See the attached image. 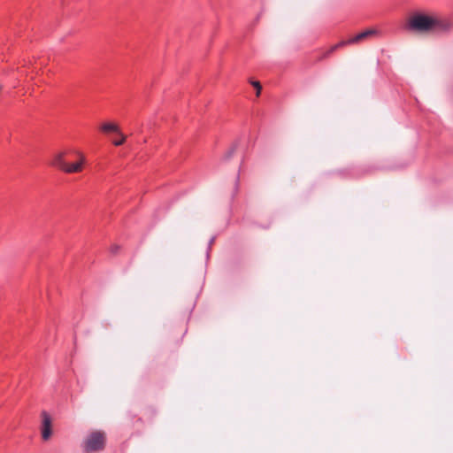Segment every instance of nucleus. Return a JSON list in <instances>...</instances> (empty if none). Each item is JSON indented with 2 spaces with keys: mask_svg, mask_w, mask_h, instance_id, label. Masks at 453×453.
<instances>
[{
  "mask_svg": "<svg viewBox=\"0 0 453 453\" xmlns=\"http://www.w3.org/2000/svg\"><path fill=\"white\" fill-rule=\"evenodd\" d=\"M407 27L414 32L430 33L433 31H447L451 24L435 15L415 13L407 21Z\"/></svg>",
  "mask_w": 453,
  "mask_h": 453,
  "instance_id": "f257e3e1",
  "label": "nucleus"
},
{
  "mask_svg": "<svg viewBox=\"0 0 453 453\" xmlns=\"http://www.w3.org/2000/svg\"><path fill=\"white\" fill-rule=\"evenodd\" d=\"M77 154L79 156V159L73 164H68L65 160V152H58L53 157L51 165L65 173H80L83 169L85 157L81 152H78Z\"/></svg>",
  "mask_w": 453,
  "mask_h": 453,
  "instance_id": "f03ea898",
  "label": "nucleus"
},
{
  "mask_svg": "<svg viewBox=\"0 0 453 453\" xmlns=\"http://www.w3.org/2000/svg\"><path fill=\"white\" fill-rule=\"evenodd\" d=\"M105 434L103 431L90 433L84 441V450L87 453L102 450L105 445Z\"/></svg>",
  "mask_w": 453,
  "mask_h": 453,
  "instance_id": "7ed1b4c3",
  "label": "nucleus"
},
{
  "mask_svg": "<svg viewBox=\"0 0 453 453\" xmlns=\"http://www.w3.org/2000/svg\"><path fill=\"white\" fill-rule=\"evenodd\" d=\"M375 34H376V31L373 29H369V30L364 31V32L359 33L358 35H355L354 37L350 38L348 41H342V42H339L338 44L334 45V47H332L330 51L332 52V51L335 50L337 48L347 45V44L358 43Z\"/></svg>",
  "mask_w": 453,
  "mask_h": 453,
  "instance_id": "20e7f679",
  "label": "nucleus"
},
{
  "mask_svg": "<svg viewBox=\"0 0 453 453\" xmlns=\"http://www.w3.org/2000/svg\"><path fill=\"white\" fill-rule=\"evenodd\" d=\"M42 438L44 441H47L50 438L52 434L51 418L46 411L42 412Z\"/></svg>",
  "mask_w": 453,
  "mask_h": 453,
  "instance_id": "39448f33",
  "label": "nucleus"
},
{
  "mask_svg": "<svg viewBox=\"0 0 453 453\" xmlns=\"http://www.w3.org/2000/svg\"><path fill=\"white\" fill-rule=\"evenodd\" d=\"M100 128L104 133H119L120 131L119 126L115 123H104Z\"/></svg>",
  "mask_w": 453,
  "mask_h": 453,
  "instance_id": "423d86ee",
  "label": "nucleus"
},
{
  "mask_svg": "<svg viewBox=\"0 0 453 453\" xmlns=\"http://www.w3.org/2000/svg\"><path fill=\"white\" fill-rule=\"evenodd\" d=\"M117 134L119 135L120 138L116 141H113V144L115 146H119L125 142L127 136L125 134H123L120 131H119V133H117Z\"/></svg>",
  "mask_w": 453,
  "mask_h": 453,
  "instance_id": "0eeeda50",
  "label": "nucleus"
},
{
  "mask_svg": "<svg viewBox=\"0 0 453 453\" xmlns=\"http://www.w3.org/2000/svg\"><path fill=\"white\" fill-rule=\"evenodd\" d=\"M251 85L257 90V96H258L260 95L261 89H262V87H261L259 81H251Z\"/></svg>",
  "mask_w": 453,
  "mask_h": 453,
  "instance_id": "6e6552de",
  "label": "nucleus"
}]
</instances>
